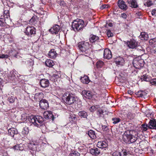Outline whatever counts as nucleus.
Masks as SVG:
<instances>
[{
    "label": "nucleus",
    "mask_w": 156,
    "mask_h": 156,
    "mask_svg": "<svg viewBox=\"0 0 156 156\" xmlns=\"http://www.w3.org/2000/svg\"><path fill=\"white\" fill-rule=\"evenodd\" d=\"M108 25L109 27H112L113 26L112 23H108Z\"/></svg>",
    "instance_id": "0e129e2a"
},
{
    "label": "nucleus",
    "mask_w": 156,
    "mask_h": 156,
    "mask_svg": "<svg viewBox=\"0 0 156 156\" xmlns=\"http://www.w3.org/2000/svg\"><path fill=\"white\" fill-rule=\"evenodd\" d=\"M8 55H5L4 54H2L0 55V58H7Z\"/></svg>",
    "instance_id": "5fc2aeb1"
},
{
    "label": "nucleus",
    "mask_w": 156,
    "mask_h": 156,
    "mask_svg": "<svg viewBox=\"0 0 156 156\" xmlns=\"http://www.w3.org/2000/svg\"><path fill=\"white\" fill-rule=\"evenodd\" d=\"M18 53L15 50H12L10 52V55L11 56L18 58L19 56L18 55Z\"/></svg>",
    "instance_id": "2f4dec72"
},
{
    "label": "nucleus",
    "mask_w": 156,
    "mask_h": 156,
    "mask_svg": "<svg viewBox=\"0 0 156 156\" xmlns=\"http://www.w3.org/2000/svg\"><path fill=\"white\" fill-rule=\"evenodd\" d=\"M108 145L106 141H98L97 144V146L99 148H104L107 147Z\"/></svg>",
    "instance_id": "f3484780"
},
{
    "label": "nucleus",
    "mask_w": 156,
    "mask_h": 156,
    "mask_svg": "<svg viewBox=\"0 0 156 156\" xmlns=\"http://www.w3.org/2000/svg\"><path fill=\"white\" fill-rule=\"evenodd\" d=\"M78 115L81 118L87 119L88 116L87 112L84 111L79 112L78 113Z\"/></svg>",
    "instance_id": "393cba45"
},
{
    "label": "nucleus",
    "mask_w": 156,
    "mask_h": 156,
    "mask_svg": "<svg viewBox=\"0 0 156 156\" xmlns=\"http://www.w3.org/2000/svg\"><path fill=\"white\" fill-rule=\"evenodd\" d=\"M45 65L49 67H52L54 65V63L53 61L50 59L47 60L45 62Z\"/></svg>",
    "instance_id": "cd10ccee"
},
{
    "label": "nucleus",
    "mask_w": 156,
    "mask_h": 156,
    "mask_svg": "<svg viewBox=\"0 0 156 156\" xmlns=\"http://www.w3.org/2000/svg\"><path fill=\"white\" fill-rule=\"evenodd\" d=\"M146 5H147V6H150L152 4V3L151 1H149V2H147L146 3Z\"/></svg>",
    "instance_id": "864d4df0"
},
{
    "label": "nucleus",
    "mask_w": 156,
    "mask_h": 156,
    "mask_svg": "<svg viewBox=\"0 0 156 156\" xmlns=\"http://www.w3.org/2000/svg\"><path fill=\"white\" fill-rule=\"evenodd\" d=\"M88 135L90 138L93 139L95 138L96 137L94 132L91 130L88 131Z\"/></svg>",
    "instance_id": "c756f323"
},
{
    "label": "nucleus",
    "mask_w": 156,
    "mask_h": 156,
    "mask_svg": "<svg viewBox=\"0 0 156 156\" xmlns=\"http://www.w3.org/2000/svg\"><path fill=\"white\" fill-rule=\"evenodd\" d=\"M5 25V18H0V26H3Z\"/></svg>",
    "instance_id": "ea45409f"
},
{
    "label": "nucleus",
    "mask_w": 156,
    "mask_h": 156,
    "mask_svg": "<svg viewBox=\"0 0 156 156\" xmlns=\"http://www.w3.org/2000/svg\"><path fill=\"white\" fill-rule=\"evenodd\" d=\"M127 92L128 94L130 95H132L133 93V91L131 90H128L127 91Z\"/></svg>",
    "instance_id": "bf43d9fd"
},
{
    "label": "nucleus",
    "mask_w": 156,
    "mask_h": 156,
    "mask_svg": "<svg viewBox=\"0 0 156 156\" xmlns=\"http://www.w3.org/2000/svg\"><path fill=\"white\" fill-rule=\"evenodd\" d=\"M48 55L51 58H54L56 57L57 53L54 49H52L49 51Z\"/></svg>",
    "instance_id": "5701e85b"
},
{
    "label": "nucleus",
    "mask_w": 156,
    "mask_h": 156,
    "mask_svg": "<svg viewBox=\"0 0 156 156\" xmlns=\"http://www.w3.org/2000/svg\"><path fill=\"white\" fill-rule=\"evenodd\" d=\"M25 33L28 36H31L35 34V29L33 27H27L26 28Z\"/></svg>",
    "instance_id": "6e6552de"
},
{
    "label": "nucleus",
    "mask_w": 156,
    "mask_h": 156,
    "mask_svg": "<svg viewBox=\"0 0 156 156\" xmlns=\"http://www.w3.org/2000/svg\"><path fill=\"white\" fill-rule=\"evenodd\" d=\"M127 2L130 6L132 7L136 8L138 6V5L136 0H127Z\"/></svg>",
    "instance_id": "aec40b11"
},
{
    "label": "nucleus",
    "mask_w": 156,
    "mask_h": 156,
    "mask_svg": "<svg viewBox=\"0 0 156 156\" xmlns=\"http://www.w3.org/2000/svg\"><path fill=\"white\" fill-rule=\"evenodd\" d=\"M8 101L11 103H13L15 101V98L12 97H9L8 99Z\"/></svg>",
    "instance_id": "de8ad7c7"
},
{
    "label": "nucleus",
    "mask_w": 156,
    "mask_h": 156,
    "mask_svg": "<svg viewBox=\"0 0 156 156\" xmlns=\"http://www.w3.org/2000/svg\"><path fill=\"white\" fill-rule=\"evenodd\" d=\"M82 93L83 95L88 99H90L92 98V94L89 91L83 90L82 92Z\"/></svg>",
    "instance_id": "a211bd4d"
},
{
    "label": "nucleus",
    "mask_w": 156,
    "mask_h": 156,
    "mask_svg": "<svg viewBox=\"0 0 156 156\" xmlns=\"http://www.w3.org/2000/svg\"><path fill=\"white\" fill-rule=\"evenodd\" d=\"M121 17L124 19H126L127 18V16L126 13H122L121 15Z\"/></svg>",
    "instance_id": "603ef678"
},
{
    "label": "nucleus",
    "mask_w": 156,
    "mask_h": 156,
    "mask_svg": "<svg viewBox=\"0 0 156 156\" xmlns=\"http://www.w3.org/2000/svg\"><path fill=\"white\" fill-rule=\"evenodd\" d=\"M39 105L42 109L44 110L47 109L49 107L48 101L45 99H42L40 101Z\"/></svg>",
    "instance_id": "0eeeda50"
},
{
    "label": "nucleus",
    "mask_w": 156,
    "mask_h": 156,
    "mask_svg": "<svg viewBox=\"0 0 156 156\" xmlns=\"http://www.w3.org/2000/svg\"><path fill=\"white\" fill-rule=\"evenodd\" d=\"M80 155V153L75 151H72L69 154V156H79Z\"/></svg>",
    "instance_id": "e433bc0d"
},
{
    "label": "nucleus",
    "mask_w": 156,
    "mask_h": 156,
    "mask_svg": "<svg viewBox=\"0 0 156 156\" xmlns=\"http://www.w3.org/2000/svg\"><path fill=\"white\" fill-rule=\"evenodd\" d=\"M8 132L9 134L13 137H14V135L17 134L18 133L17 129L14 128L9 129L8 130Z\"/></svg>",
    "instance_id": "412c9836"
},
{
    "label": "nucleus",
    "mask_w": 156,
    "mask_h": 156,
    "mask_svg": "<svg viewBox=\"0 0 156 156\" xmlns=\"http://www.w3.org/2000/svg\"><path fill=\"white\" fill-rule=\"evenodd\" d=\"M63 97V99L64 100L65 102L69 105L77 103L78 102H80V100L77 97L69 92L65 93Z\"/></svg>",
    "instance_id": "f03ea898"
},
{
    "label": "nucleus",
    "mask_w": 156,
    "mask_h": 156,
    "mask_svg": "<svg viewBox=\"0 0 156 156\" xmlns=\"http://www.w3.org/2000/svg\"><path fill=\"white\" fill-rule=\"evenodd\" d=\"M100 152V150L96 147L91 148L90 150V153L92 155H97Z\"/></svg>",
    "instance_id": "6ab92c4d"
},
{
    "label": "nucleus",
    "mask_w": 156,
    "mask_h": 156,
    "mask_svg": "<svg viewBox=\"0 0 156 156\" xmlns=\"http://www.w3.org/2000/svg\"><path fill=\"white\" fill-rule=\"evenodd\" d=\"M103 56L104 58L107 59H109L112 58V52L109 49L106 48L104 50Z\"/></svg>",
    "instance_id": "9d476101"
},
{
    "label": "nucleus",
    "mask_w": 156,
    "mask_h": 156,
    "mask_svg": "<svg viewBox=\"0 0 156 156\" xmlns=\"http://www.w3.org/2000/svg\"><path fill=\"white\" fill-rule=\"evenodd\" d=\"M112 156H122V155L120 152L115 151L113 153Z\"/></svg>",
    "instance_id": "c03bdc74"
},
{
    "label": "nucleus",
    "mask_w": 156,
    "mask_h": 156,
    "mask_svg": "<svg viewBox=\"0 0 156 156\" xmlns=\"http://www.w3.org/2000/svg\"><path fill=\"white\" fill-rule=\"evenodd\" d=\"M33 145H34V146H33V149H34L36 147V145H35L34 144H33Z\"/></svg>",
    "instance_id": "774afa93"
},
{
    "label": "nucleus",
    "mask_w": 156,
    "mask_h": 156,
    "mask_svg": "<svg viewBox=\"0 0 156 156\" xmlns=\"http://www.w3.org/2000/svg\"><path fill=\"white\" fill-rule=\"evenodd\" d=\"M108 6L107 5H103L101 6L100 9H104L107 8H108Z\"/></svg>",
    "instance_id": "3c124183"
},
{
    "label": "nucleus",
    "mask_w": 156,
    "mask_h": 156,
    "mask_svg": "<svg viewBox=\"0 0 156 156\" xmlns=\"http://www.w3.org/2000/svg\"><path fill=\"white\" fill-rule=\"evenodd\" d=\"M43 115L45 119H51L52 120L54 119V116L51 111H46L44 113Z\"/></svg>",
    "instance_id": "2eb2a0df"
},
{
    "label": "nucleus",
    "mask_w": 156,
    "mask_h": 156,
    "mask_svg": "<svg viewBox=\"0 0 156 156\" xmlns=\"http://www.w3.org/2000/svg\"><path fill=\"white\" fill-rule=\"evenodd\" d=\"M150 83L152 85L156 86V78H154L151 80L149 81Z\"/></svg>",
    "instance_id": "79ce46f5"
},
{
    "label": "nucleus",
    "mask_w": 156,
    "mask_h": 156,
    "mask_svg": "<svg viewBox=\"0 0 156 156\" xmlns=\"http://www.w3.org/2000/svg\"><path fill=\"white\" fill-rule=\"evenodd\" d=\"M7 76L10 80L12 81L16 82L17 81H18V77L19 75L16 74V72L14 70L11 71L9 73H8Z\"/></svg>",
    "instance_id": "423d86ee"
},
{
    "label": "nucleus",
    "mask_w": 156,
    "mask_h": 156,
    "mask_svg": "<svg viewBox=\"0 0 156 156\" xmlns=\"http://www.w3.org/2000/svg\"><path fill=\"white\" fill-rule=\"evenodd\" d=\"M99 105L92 106L90 108V110L92 112H93L95 111H97V109L99 108Z\"/></svg>",
    "instance_id": "7c9ffc66"
},
{
    "label": "nucleus",
    "mask_w": 156,
    "mask_h": 156,
    "mask_svg": "<svg viewBox=\"0 0 156 156\" xmlns=\"http://www.w3.org/2000/svg\"><path fill=\"white\" fill-rule=\"evenodd\" d=\"M143 78V80L144 81H148V80H147V78L145 77V76H144Z\"/></svg>",
    "instance_id": "69168bd1"
},
{
    "label": "nucleus",
    "mask_w": 156,
    "mask_h": 156,
    "mask_svg": "<svg viewBox=\"0 0 156 156\" xmlns=\"http://www.w3.org/2000/svg\"><path fill=\"white\" fill-rule=\"evenodd\" d=\"M28 120L30 122L32 123L35 126L38 127H39V125L36 122V117L34 115H31L30 116Z\"/></svg>",
    "instance_id": "ddd939ff"
},
{
    "label": "nucleus",
    "mask_w": 156,
    "mask_h": 156,
    "mask_svg": "<svg viewBox=\"0 0 156 156\" xmlns=\"http://www.w3.org/2000/svg\"><path fill=\"white\" fill-rule=\"evenodd\" d=\"M21 144H18L16 145L13 147V148L15 150H19L20 151H22L23 149L21 147Z\"/></svg>",
    "instance_id": "58836bf2"
},
{
    "label": "nucleus",
    "mask_w": 156,
    "mask_h": 156,
    "mask_svg": "<svg viewBox=\"0 0 156 156\" xmlns=\"http://www.w3.org/2000/svg\"><path fill=\"white\" fill-rule=\"evenodd\" d=\"M140 38L142 40H147L148 39L149 37L148 34L144 32L141 33L140 35Z\"/></svg>",
    "instance_id": "b1692460"
},
{
    "label": "nucleus",
    "mask_w": 156,
    "mask_h": 156,
    "mask_svg": "<svg viewBox=\"0 0 156 156\" xmlns=\"http://www.w3.org/2000/svg\"><path fill=\"white\" fill-rule=\"evenodd\" d=\"M37 18V17L36 16L33 17L30 20V21L31 22H35L36 21V19Z\"/></svg>",
    "instance_id": "4d7b16f0"
},
{
    "label": "nucleus",
    "mask_w": 156,
    "mask_h": 156,
    "mask_svg": "<svg viewBox=\"0 0 156 156\" xmlns=\"http://www.w3.org/2000/svg\"><path fill=\"white\" fill-rule=\"evenodd\" d=\"M43 94L42 92L37 93L35 94L34 98H39L42 96Z\"/></svg>",
    "instance_id": "a19ab883"
},
{
    "label": "nucleus",
    "mask_w": 156,
    "mask_h": 156,
    "mask_svg": "<svg viewBox=\"0 0 156 156\" xmlns=\"http://www.w3.org/2000/svg\"><path fill=\"white\" fill-rule=\"evenodd\" d=\"M142 126L143 130L145 131L147 130V129L148 128H149L148 125H147V124H143L142 125Z\"/></svg>",
    "instance_id": "a18cd8bd"
},
{
    "label": "nucleus",
    "mask_w": 156,
    "mask_h": 156,
    "mask_svg": "<svg viewBox=\"0 0 156 156\" xmlns=\"http://www.w3.org/2000/svg\"><path fill=\"white\" fill-rule=\"evenodd\" d=\"M136 136H133L130 134L129 132H125L122 136L123 140L126 143L130 144L133 143L137 140Z\"/></svg>",
    "instance_id": "20e7f679"
},
{
    "label": "nucleus",
    "mask_w": 156,
    "mask_h": 156,
    "mask_svg": "<svg viewBox=\"0 0 156 156\" xmlns=\"http://www.w3.org/2000/svg\"><path fill=\"white\" fill-rule=\"evenodd\" d=\"M29 132L28 128L27 127H25L23 129L22 133L23 135H27L28 133Z\"/></svg>",
    "instance_id": "4c0bfd02"
},
{
    "label": "nucleus",
    "mask_w": 156,
    "mask_h": 156,
    "mask_svg": "<svg viewBox=\"0 0 156 156\" xmlns=\"http://www.w3.org/2000/svg\"><path fill=\"white\" fill-rule=\"evenodd\" d=\"M148 125L150 129H156V119H153L150 120Z\"/></svg>",
    "instance_id": "dca6fc26"
},
{
    "label": "nucleus",
    "mask_w": 156,
    "mask_h": 156,
    "mask_svg": "<svg viewBox=\"0 0 156 156\" xmlns=\"http://www.w3.org/2000/svg\"><path fill=\"white\" fill-rule=\"evenodd\" d=\"M29 63L30 64V66H32L34 65V62L33 60H31V61H29Z\"/></svg>",
    "instance_id": "13d9d810"
},
{
    "label": "nucleus",
    "mask_w": 156,
    "mask_h": 156,
    "mask_svg": "<svg viewBox=\"0 0 156 156\" xmlns=\"http://www.w3.org/2000/svg\"><path fill=\"white\" fill-rule=\"evenodd\" d=\"M115 63L118 65L123 66L124 64V60L123 58L119 57L116 59Z\"/></svg>",
    "instance_id": "4be33fe9"
},
{
    "label": "nucleus",
    "mask_w": 156,
    "mask_h": 156,
    "mask_svg": "<svg viewBox=\"0 0 156 156\" xmlns=\"http://www.w3.org/2000/svg\"><path fill=\"white\" fill-rule=\"evenodd\" d=\"M82 81L83 83L87 84L89 82L90 80L87 76H85L82 78Z\"/></svg>",
    "instance_id": "f704fd0d"
},
{
    "label": "nucleus",
    "mask_w": 156,
    "mask_h": 156,
    "mask_svg": "<svg viewBox=\"0 0 156 156\" xmlns=\"http://www.w3.org/2000/svg\"><path fill=\"white\" fill-rule=\"evenodd\" d=\"M36 117V122L40 124L39 126H41V124H42L43 122L44 121V118L40 116L37 115Z\"/></svg>",
    "instance_id": "c85d7f7f"
},
{
    "label": "nucleus",
    "mask_w": 156,
    "mask_h": 156,
    "mask_svg": "<svg viewBox=\"0 0 156 156\" xmlns=\"http://www.w3.org/2000/svg\"><path fill=\"white\" fill-rule=\"evenodd\" d=\"M103 113L104 112L103 110L101 108H100V107H99V108L97 109L96 111L97 115L99 117H103Z\"/></svg>",
    "instance_id": "bb28decb"
},
{
    "label": "nucleus",
    "mask_w": 156,
    "mask_h": 156,
    "mask_svg": "<svg viewBox=\"0 0 156 156\" xmlns=\"http://www.w3.org/2000/svg\"><path fill=\"white\" fill-rule=\"evenodd\" d=\"M104 65L103 62L101 61H99L97 62L96 64V66L97 68H101Z\"/></svg>",
    "instance_id": "c9c22d12"
},
{
    "label": "nucleus",
    "mask_w": 156,
    "mask_h": 156,
    "mask_svg": "<svg viewBox=\"0 0 156 156\" xmlns=\"http://www.w3.org/2000/svg\"><path fill=\"white\" fill-rule=\"evenodd\" d=\"M72 119H73L75 120L76 119V117L75 115H74L71 117Z\"/></svg>",
    "instance_id": "e2e57ef3"
},
{
    "label": "nucleus",
    "mask_w": 156,
    "mask_h": 156,
    "mask_svg": "<svg viewBox=\"0 0 156 156\" xmlns=\"http://www.w3.org/2000/svg\"><path fill=\"white\" fill-rule=\"evenodd\" d=\"M133 64L134 67L136 69H140L144 65V62L143 59L140 57L135 58L133 61Z\"/></svg>",
    "instance_id": "39448f33"
},
{
    "label": "nucleus",
    "mask_w": 156,
    "mask_h": 156,
    "mask_svg": "<svg viewBox=\"0 0 156 156\" xmlns=\"http://www.w3.org/2000/svg\"><path fill=\"white\" fill-rule=\"evenodd\" d=\"M128 153L126 151H124L122 152V156H126L127 155Z\"/></svg>",
    "instance_id": "052dcab7"
},
{
    "label": "nucleus",
    "mask_w": 156,
    "mask_h": 156,
    "mask_svg": "<svg viewBox=\"0 0 156 156\" xmlns=\"http://www.w3.org/2000/svg\"><path fill=\"white\" fill-rule=\"evenodd\" d=\"M142 91H139L136 93V94L139 97H142Z\"/></svg>",
    "instance_id": "09e8293b"
},
{
    "label": "nucleus",
    "mask_w": 156,
    "mask_h": 156,
    "mask_svg": "<svg viewBox=\"0 0 156 156\" xmlns=\"http://www.w3.org/2000/svg\"><path fill=\"white\" fill-rule=\"evenodd\" d=\"M60 27L58 25H55L49 30V31L52 34H56L60 30Z\"/></svg>",
    "instance_id": "f8f14e48"
},
{
    "label": "nucleus",
    "mask_w": 156,
    "mask_h": 156,
    "mask_svg": "<svg viewBox=\"0 0 156 156\" xmlns=\"http://www.w3.org/2000/svg\"><path fill=\"white\" fill-rule=\"evenodd\" d=\"M142 97L145 96L147 94L146 92L144 91H142Z\"/></svg>",
    "instance_id": "680f3d73"
},
{
    "label": "nucleus",
    "mask_w": 156,
    "mask_h": 156,
    "mask_svg": "<svg viewBox=\"0 0 156 156\" xmlns=\"http://www.w3.org/2000/svg\"><path fill=\"white\" fill-rule=\"evenodd\" d=\"M118 4L119 8L123 10H126L127 8V6L123 0H119Z\"/></svg>",
    "instance_id": "4468645a"
},
{
    "label": "nucleus",
    "mask_w": 156,
    "mask_h": 156,
    "mask_svg": "<svg viewBox=\"0 0 156 156\" xmlns=\"http://www.w3.org/2000/svg\"><path fill=\"white\" fill-rule=\"evenodd\" d=\"M102 129L103 131H107L109 130L108 127L106 126H102Z\"/></svg>",
    "instance_id": "8fccbe9b"
},
{
    "label": "nucleus",
    "mask_w": 156,
    "mask_h": 156,
    "mask_svg": "<svg viewBox=\"0 0 156 156\" xmlns=\"http://www.w3.org/2000/svg\"><path fill=\"white\" fill-rule=\"evenodd\" d=\"M27 115L26 113L23 114L21 117V120L23 122H25L27 119Z\"/></svg>",
    "instance_id": "473e14b6"
},
{
    "label": "nucleus",
    "mask_w": 156,
    "mask_h": 156,
    "mask_svg": "<svg viewBox=\"0 0 156 156\" xmlns=\"http://www.w3.org/2000/svg\"><path fill=\"white\" fill-rule=\"evenodd\" d=\"M85 26L84 21L78 19L73 20L71 25L73 30L75 32L82 30Z\"/></svg>",
    "instance_id": "7ed1b4c3"
},
{
    "label": "nucleus",
    "mask_w": 156,
    "mask_h": 156,
    "mask_svg": "<svg viewBox=\"0 0 156 156\" xmlns=\"http://www.w3.org/2000/svg\"><path fill=\"white\" fill-rule=\"evenodd\" d=\"M99 37L98 36L92 35L90 36L89 41L91 43H94L98 40Z\"/></svg>",
    "instance_id": "a878e982"
},
{
    "label": "nucleus",
    "mask_w": 156,
    "mask_h": 156,
    "mask_svg": "<svg viewBox=\"0 0 156 156\" xmlns=\"http://www.w3.org/2000/svg\"><path fill=\"white\" fill-rule=\"evenodd\" d=\"M19 7H20V8H24V9H25V8H26L25 6L23 5H20L19 6Z\"/></svg>",
    "instance_id": "338daca9"
},
{
    "label": "nucleus",
    "mask_w": 156,
    "mask_h": 156,
    "mask_svg": "<svg viewBox=\"0 0 156 156\" xmlns=\"http://www.w3.org/2000/svg\"><path fill=\"white\" fill-rule=\"evenodd\" d=\"M40 83L42 87L45 88L49 86V82L48 80L43 79L40 80Z\"/></svg>",
    "instance_id": "9b49d317"
},
{
    "label": "nucleus",
    "mask_w": 156,
    "mask_h": 156,
    "mask_svg": "<svg viewBox=\"0 0 156 156\" xmlns=\"http://www.w3.org/2000/svg\"><path fill=\"white\" fill-rule=\"evenodd\" d=\"M151 14L152 15H154L156 16V9L152 10L151 12Z\"/></svg>",
    "instance_id": "6e6d98bb"
},
{
    "label": "nucleus",
    "mask_w": 156,
    "mask_h": 156,
    "mask_svg": "<svg viewBox=\"0 0 156 156\" xmlns=\"http://www.w3.org/2000/svg\"><path fill=\"white\" fill-rule=\"evenodd\" d=\"M112 120L113 122L112 123L114 124H116L118 122H119L121 121V119L119 118L114 117L112 119Z\"/></svg>",
    "instance_id": "72a5a7b5"
},
{
    "label": "nucleus",
    "mask_w": 156,
    "mask_h": 156,
    "mask_svg": "<svg viewBox=\"0 0 156 156\" xmlns=\"http://www.w3.org/2000/svg\"><path fill=\"white\" fill-rule=\"evenodd\" d=\"M107 34L108 37H112L113 36V34L111 32V30H108L107 32Z\"/></svg>",
    "instance_id": "49530a36"
},
{
    "label": "nucleus",
    "mask_w": 156,
    "mask_h": 156,
    "mask_svg": "<svg viewBox=\"0 0 156 156\" xmlns=\"http://www.w3.org/2000/svg\"><path fill=\"white\" fill-rule=\"evenodd\" d=\"M127 117L128 119H131L133 118L134 115L132 113L128 112L127 114Z\"/></svg>",
    "instance_id": "37998d69"
},
{
    "label": "nucleus",
    "mask_w": 156,
    "mask_h": 156,
    "mask_svg": "<svg viewBox=\"0 0 156 156\" xmlns=\"http://www.w3.org/2000/svg\"><path fill=\"white\" fill-rule=\"evenodd\" d=\"M129 48L133 49L135 48L137 45V43L134 39H131L127 42L124 41Z\"/></svg>",
    "instance_id": "1a4fd4ad"
},
{
    "label": "nucleus",
    "mask_w": 156,
    "mask_h": 156,
    "mask_svg": "<svg viewBox=\"0 0 156 156\" xmlns=\"http://www.w3.org/2000/svg\"><path fill=\"white\" fill-rule=\"evenodd\" d=\"M90 45L87 42L84 41L80 42L79 44L78 47L81 52V54L86 56L89 55L91 51Z\"/></svg>",
    "instance_id": "f257e3e1"
}]
</instances>
